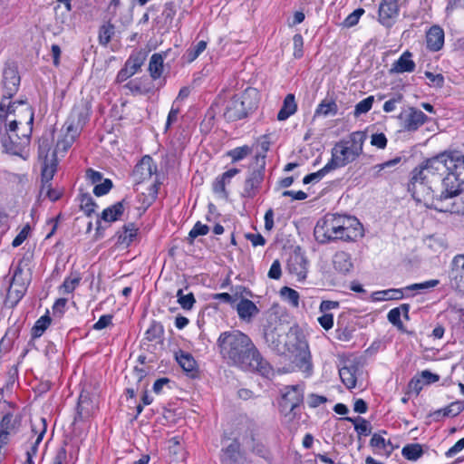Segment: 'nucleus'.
<instances>
[{"instance_id": "33", "label": "nucleus", "mask_w": 464, "mask_h": 464, "mask_svg": "<svg viewBox=\"0 0 464 464\" xmlns=\"http://www.w3.org/2000/svg\"><path fill=\"white\" fill-rule=\"evenodd\" d=\"M146 339L150 342L162 343L164 327L160 322L153 321L145 333Z\"/></svg>"}, {"instance_id": "10", "label": "nucleus", "mask_w": 464, "mask_h": 464, "mask_svg": "<svg viewBox=\"0 0 464 464\" xmlns=\"http://www.w3.org/2000/svg\"><path fill=\"white\" fill-rule=\"evenodd\" d=\"M23 273L24 270L21 266L20 262L14 271V275L11 278L10 285L6 294L5 302L11 307H14L19 303V301L23 298L27 290V284L25 283V281L18 282V277H21Z\"/></svg>"}, {"instance_id": "63", "label": "nucleus", "mask_w": 464, "mask_h": 464, "mask_svg": "<svg viewBox=\"0 0 464 464\" xmlns=\"http://www.w3.org/2000/svg\"><path fill=\"white\" fill-rule=\"evenodd\" d=\"M317 320L319 324L326 331L330 330L334 326L333 314L324 313V314L318 317Z\"/></svg>"}, {"instance_id": "4", "label": "nucleus", "mask_w": 464, "mask_h": 464, "mask_svg": "<svg viewBox=\"0 0 464 464\" xmlns=\"http://www.w3.org/2000/svg\"><path fill=\"white\" fill-rule=\"evenodd\" d=\"M446 160L447 151L428 159L412 170L411 182L413 194L421 191L430 195L434 193L435 188H439V183L449 171Z\"/></svg>"}, {"instance_id": "62", "label": "nucleus", "mask_w": 464, "mask_h": 464, "mask_svg": "<svg viewBox=\"0 0 464 464\" xmlns=\"http://www.w3.org/2000/svg\"><path fill=\"white\" fill-rule=\"evenodd\" d=\"M160 183L158 181H155L150 188L148 195L146 196V199L143 201L144 203H147L148 205H151L157 198L158 193H159V188Z\"/></svg>"}, {"instance_id": "48", "label": "nucleus", "mask_w": 464, "mask_h": 464, "mask_svg": "<svg viewBox=\"0 0 464 464\" xmlns=\"http://www.w3.org/2000/svg\"><path fill=\"white\" fill-rule=\"evenodd\" d=\"M209 227L207 225L202 224L201 222L198 221L192 229L188 233V240L189 243H193L194 239L197 238L199 236H205L208 233Z\"/></svg>"}, {"instance_id": "29", "label": "nucleus", "mask_w": 464, "mask_h": 464, "mask_svg": "<svg viewBox=\"0 0 464 464\" xmlns=\"http://www.w3.org/2000/svg\"><path fill=\"white\" fill-rule=\"evenodd\" d=\"M137 235V228L133 223L124 225L121 230L117 232V243L129 246Z\"/></svg>"}, {"instance_id": "30", "label": "nucleus", "mask_w": 464, "mask_h": 464, "mask_svg": "<svg viewBox=\"0 0 464 464\" xmlns=\"http://www.w3.org/2000/svg\"><path fill=\"white\" fill-rule=\"evenodd\" d=\"M145 61V55L141 52L131 53L124 64V68L131 74L134 75L142 66Z\"/></svg>"}, {"instance_id": "32", "label": "nucleus", "mask_w": 464, "mask_h": 464, "mask_svg": "<svg viewBox=\"0 0 464 464\" xmlns=\"http://www.w3.org/2000/svg\"><path fill=\"white\" fill-rule=\"evenodd\" d=\"M176 360L185 372H192L196 370L197 362L190 353L179 351L176 353Z\"/></svg>"}, {"instance_id": "45", "label": "nucleus", "mask_w": 464, "mask_h": 464, "mask_svg": "<svg viewBox=\"0 0 464 464\" xmlns=\"http://www.w3.org/2000/svg\"><path fill=\"white\" fill-rule=\"evenodd\" d=\"M401 160V157H395L392 160H387L383 163L377 164L372 168V177L374 179H377L382 176V171L384 170L387 168H392L399 164Z\"/></svg>"}, {"instance_id": "51", "label": "nucleus", "mask_w": 464, "mask_h": 464, "mask_svg": "<svg viewBox=\"0 0 464 464\" xmlns=\"http://www.w3.org/2000/svg\"><path fill=\"white\" fill-rule=\"evenodd\" d=\"M332 169H331V167L326 164L323 169H321L320 170L316 171V172H314V173H311V174H308L306 175L304 179H303V183L304 184H309L311 182H317L319 181L320 179H322L328 172H330Z\"/></svg>"}, {"instance_id": "5", "label": "nucleus", "mask_w": 464, "mask_h": 464, "mask_svg": "<svg viewBox=\"0 0 464 464\" xmlns=\"http://www.w3.org/2000/svg\"><path fill=\"white\" fill-rule=\"evenodd\" d=\"M349 140H341L332 149V159L327 163L331 169L342 168L353 162L362 153L367 138L364 131H354Z\"/></svg>"}, {"instance_id": "39", "label": "nucleus", "mask_w": 464, "mask_h": 464, "mask_svg": "<svg viewBox=\"0 0 464 464\" xmlns=\"http://www.w3.org/2000/svg\"><path fill=\"white\" fill-rule=\"evenodd\" d=\"M51 324V318L49 315L41 316L34 324L32 328V338L36 339L45 332L47 327Z\"/></svg>"}, {"instance_id": "60", "label": "nucleus", "mask_w": 464, "mask_h": 464, "mask_svg": "<svg viewBox=\"0 0 464 464\" xmlns=\"http://www.w3.org/2000/svg\"><path fill=\"white\" fill-rule=\"evenodd\" d=\"M401 313L400 310L395 307L389 311L387 318L391 324H392L394 326H397L398 328H401L403 326V324L401 320Z\"/></svg>"}, {"instance_id": "44", "label": "nucleus", "mask_w": 464, "mask_h": 464, "mask_svg": "<svg viewBox=\"0 0 464 464\" xmlns=\"http://www.w3.org/2000/svg\"><path fill=\"white\" fill-rule=\"evenodd\" d=\"M40 431L38 434V437L36 438L35 441L32 444L30 449L26 451V454H30V456H35L38 450V446L41 443V441L44 439V436L47 430V423L46 420L44 418L40 419Z\"/></svg>"}, {"instance_id": "58", "label": "nucleus", "mask_w": 464, "mask_h": 464, "mask_svg": "<svg viewBox=\"0 0 464 464\" xmlns=\"http://www.w3.org/2000/svg\"><path fill=\"white\" fill-rule=\"evenodd\" d=\"M387 141V138L383 133H374L371 137V144L378 149H385Z\"/></svg>"}, {"instance_id": "27", "label": "nucleus", "mask_w": 464, "mask_h": 464, "mask_svg": "<svg viewBox=\"0 0 464 464\" xmlns=\"http://www.w3.org/2000/svg\"><path fill=\"white\" fill-rule=\"evenodd\" d=\"M19 420L12 412L8 411L3 414L0 420V437L2 435L9 436L17 428Z\"/></svg>"}, {"instance_id": "25", "label": "nucleus", "mask_w": 464, "mask_h": 464, "mask_svg": "<svg viewBox=\"0 0 464 464\" xmlns=\"http://www.w3.org/2000/svg\"><path fill=\"white\" fill-rule=\"evenodd\" d=\"M56 171V160H55V154L53 153V159L51 160V163L49 162H43L42 167V187H41V193H44L45 189V186H48L51 184V180L53 178V175Z\"/></svg>"}, {"instance_id": "15", "label": "nucleus", "mask_w": 464, "mask_h": 464, "mask_svg": "<svg viewBox=\"0 0 464 464\" xmlns=\"http://www.w3.org/2000/svg\"><path fill=\"white\" fill-rule=\"evenodd\" d=\"M399 14L398 0H382L379 6V22L387 27Z\"/></svg>"}, {"instance_id": "22", "label": "nucleus", "mask_w": 464, "mask_h": 464, "mask_svg": "<svg viewBox=\"0 0 464 464\" xmlns=\"http://www.w3.org/2000/svg\"><path fill=\"white\" fill-rule=\"evenodd\" d=\"M124 203L125 199H122L103 209L101 219L109 223L119 220L125 210Z\"/></svg>"}, {"instance_id": "38", "label": "nucleus", "mask_w": 464, "mask_h": 464, "mask_svg": "<svg viewBox=\"0 0 464 464\" xmlns=\"http://www.w3.org/2000/svg\"><path fill=\"white\" fill-rule=\"evenodd\" d=\"M439 284H440L439 280L431 279V280L425 281L423 283H418V284H412V285H407L406 287H404V290L406 292V296L409 297V296L414 295V294H411V292H413V291H421V290H426L429 288H433V287L437 286Z\"/></svg>"}, {"instance_id": "61", "label": "nucleus", "mask_w": 464, "mask_h": 464, "mask_svg": "<svg viewBox=\"0 0 464 464\" xmlns=\"http://www.w3.org/2000/svg\"><path fill=\"white\" fill-rule=\"evenodd\" d=\"M450 270L460 273L464 272V254L456 255L452 258Z\"/></svg>"}, {"instance_id": "53", "label": "nucleus", "mask_w": 464, "mask_h": 464, "mask_svg": "<svg viewBox=\"0 0 464 464\" xmlns=\"http://www.w3.org/2000/svg\"><path fill=\"white\" fill-rule=\"evenodd\" d=\"M112 187V181L110 179H105L102 183L96 184L93 188V194L97 197L104 196L110 192Z\"/></svg>"}, {"instance_id": "16", "label": "nucleus", "mask_w": 464, "mask_h": 464, "mask_svg": "<svg viewBox=\"0 0 464 464\" xmlns=\"http://www.w3.org/2000/svg\"><path fill=\"white\" fill-rule=\"evenodd\" d=\"M427 48L432 52L440 51L444 45V31L439 25H433L426 34Z\"/></svg>"}, {"instance_id": "47", "label": "nucleus", "mask_w": 464, "mask_h": 464, "mask_svg": "<svg viewBox=\"0 0 464 464\" xmlns=\"http://www.w3.org/2000/svg\"><path fill=\"white\" fill-rule=\"evenodd\" d=\"M374 97L373 96H368L367 98L363 99L360 102H358L355 105L354 109V116L359 117L360 115L368 112L373 104Z\"/></svg>"}, {"instance_id": "9", "label": "nucleus", "mask_w": 464, "mask_h": 464, "mask_svg": "<svg viewBox=\"0 0 464 464\" xmlns=\"http://www.w3.org/2000/svg\"><path fill=\"white\" fill-rule=\"evenodd\" d=\"M285 390L280 402L281 411L286 416L292 414L295 417L296 409L304 401V384L286 386Z\"/></svg>"}, {"instance_id": "19", "label": "nucleus", "mask_w": 464, "mask_h": 464, "mask_svg": "<svg viewBox=\"0 0 464 464\" xmlns=\"http://www.w3.org/2000/svg\"><path fill=\"white\" fill-rule=\"evenodd\" d=\"M446 163L449 171H452L459 177L464 173V154L459 150L447 151Z\"/></svg>"}, {"instance_id": "59", "label": "nucleus", "mask_w": 464, "mask_h": 464, "mask_svg": "<svg viewBox=\"0 0 464 464\" xmlns=\"http://www.w3.org/2000/svg\"><path fill=\"white\" fill-rule=\"evenodd\" d=\"M178 303L184 310H191L196 303V299L192 293H188L184 297H179Z\"/></svg>"}, {"instance_id": "57", "label": "nucleus", "mask_w": 464, "mask_h": 464, "mask_svg": "<svg viewBox=\"0 0 464 464\" xmlns=\"http://www.w3.org/2000/svg\"><path fill=\"white\" fill-rule=\"evenodd\" d=\"M293 44H294V56L295 58H301L304 54L303 46H304V40L303 36L300 34H296L293 37Z\"/></svg>"}, {"instance_id": "46", "label": "nucleus", "mask_w": 464, "mask_h": 464, "mask_svg": "<svg viewBox=\"0 0 464 464\" xmlns=\"http://www.w3.org/2000/svg\"><path fill=\"white\" fill-rule=\"evenodd\" d=\"M207 48L206 41H199L196 45L187 50V59L188 62L195 61Z\"/></svg>"}, {"instance_id": "12", "label": "nucleus", "mask_w": 464, "mask_h": 464, "mask_svg": "<svg viewBox=\"0 0 464 464\" xmlns=\"http://www.w3.org/2000/svg\"><path fill=\"white\" fill-rule=\"evenodd\" d=\"M398 118L401 121L403 130L407 131L417 130L428 121L427 115L415 107H409L407 110H404Z\"/></svg>"}, {"instance_id": "1", "label": "nucleus", "mask_w": 464, "mask_h": 464, "mask_svg": "<svg viewBox=\"0 0 464 464\" xmlns=\"http://www.w3.org/2000/svg\"><path fill=\"white\" fill-rule=\"evenodd\" d=\"M217 346L220 357L227 365L244 372H256L268 379L275 375L271 364L246 334L239 330L225 331L219 334Z\"/></svg>"}, {"instance_id": "35", "label": "nucleus", "mask_w": 464, "mask_h": 464, "mask_svg": "<svg viewBox=\"0 0 464 464\" xmlns=\"http://www.w3.org/2000/svg\"><path fill=\"white\" fill-rule=\"evenodd\" d=\"M370 445L374 449L382 450L388 455H390L393 450L392 442L390 440L386 441L385 439L378 433L372 435Z\"/></svg>"}, {"instance_id": "41", "label": "nucleus", "mask_w": 464, "mask_h": 464, "mask_svg": "<svg viewBox=\"0 0 464 464\" xmlns=\"http://www.w3.org/2000/svg\"><path fill=\"white\" fill-rule=\"evenodd\" d=\"M449 279L450 286L464 294V272L449 271Z\"/></svg>"}, {"instance_id": "43", "label": "nucleus", "mask_w": 464, "mask_h": 464, "mask_svg": "<svg viewBox=\"0 0 464 464\" xmlns=\"http://www.w3.org/2000/svg\"><path fill=\"white\" fill-rule=\"evenodd\" d=\"M251 152L252 149L247 145H244L227 151V155L231 158L232 162H237L245 159L246 156L251 154Z\"/></svg>"}, {"instance_id": "21", "label": "nucleus", "mask_w": 464, "mask_h": 464, "mask_svg": "<svg viewBox=\"0 0 464 464\" xmlns=\"http://www.w3.org/2000/svg\"><path fill=\"white\" fill-rule=\"evenodd\" d=\"M415 67L416 64L411 60V53L409 51H406L392 64L390 72L396 73L411 72L415 70Z\"/></svg>"}, {"instance_id": "17", "label": "nucleus", "mask_w": 464, "mask_h": 464, "mask_svg": "<svg viewBox=\"0 0 464 464\" xmlns=\"http://www.w3.org/2000/svg\"><path fill=\"white\" fill-rule=\"evenodd\" d=\"M333 266L335 271L342 275H347L353 269L351 255L339 251L333 257Z\"/></svg>"}, {"instance_id": "28", "label": "nucleus", "mask_w": 464, "mask_h": 464, "mask_svg": "<svg viewBox=\"0 0 464 464\" xmlns=\"http://www.w3.org/2000/svg\"><path fill=\"white\" fill-rule=\"evenodd\" d=\"M240 444L237 440H234L225 450L221 456L222 464H237L239 455Z\"/></svg>"}, {"instance_id": "23", "label": "nucleus", "mask_w": 464, "mask_h": 464, "mask_svg": "<svg viewBox=\"0 0 464 464\" xmlns=\"http://www.w3.org/2000/svg\"><path fill=\"white\" fill-rule=\"evenodd\" d=\"M358 371V367L355 364H350L342 367L339 370V375L345 385V387L349 390L354 388L356 386V372Z\"/></svg>"}, {"instance_id": "20", "label": "nucleus", "mask_w": 464, "mask_h": 464, "mask_svg": "<svg viewBox=\"0 0 464 464\" xmlns=\"http://www.w3.org/2000/svg\"><path fill=\"white\" fill-rule=\"evenodd\" d=\"M237 312L241 320L249 322L252 317L259 313V309L251 300L242 298L237 304Z\"/></svg>"}, {"instance_id": "2", "label": "nucleus", "mask_w": 464, "mask_h": 464, "mask_svg": "<svg viewBox=\"0 0 464 464\" xmlns=\"http://www.w3.org/2000/svg\"><path fill=\"white\" fill-rule=\"evenodd\" d=\"M34 119V109L26 100L0 102V141L5 152H24L30 143Z\"/></svg>"}, {"instance_id": "56", "label": "nucleus", "mask_w": 464, "mask_h": 464, "mask_svg": "<svg viewBox=\"0 0 464 464\" xmlns=\"http://www.w3.org/2000/svg\"><path fill=\"white\" fill-rule=\"evenodd\" d=\"M31 231V227L28 224H26L21 231L17 234V236L14 237V239L12 242V246L14 247H17L21 246L25 239L28 237Z\"/></svg>"}, {"instance_id": "50", "label": "nucleus", "mask_w": 464, "mask_h": 464, "mask_svg": "<svg viewBox=\"0 0 464 464\" xmlns=\"http://www.w3.org/2000/svg\"><path fill=\"white\" fill-rule=\"evenodd\" d=\"M464 410V403L457 401L443 408V417H456Z\"/></svg>"}, {"instance_id": "36", "label": "nucleus", "mask_w": 464, "mask_h": 464, "mask_svg": "<svg viewBox=\"0 0 464 464\" xmlns=\"http://www.w3.org/2000/svg\"><path fill=\"white\" fill-rule=\"evenodd\" d=\"M91 404V400L88 395L81 394L79 397L76 414L77 417L75 419L84 420L90 416L89 405Z\"/></svg>"}, {"instance_id": "31", "label": "nucleus", "mask_w": 464, "mask_h": 464, "mask_svg": "<svg viewBox=\"0 0 464 464\" xmlns=\"http://www.w3.org/2000/svg\"><path fill=\"white\" fill-rule=\"evenodd\" d=\"M338 112V106L334 100H323L317 106L314 111V117L316 116H324L327 117L329 115L334 116Z\"/></svg>"}, {"instance_id": "13", "label": "nucleus", "mask_w": 464, "mask_h": 464, "mask_svg": "<svg viewBox=\"0 0 464 464\" xmlns=\"http://www.w3.org/2000/svg\"><path fill=\"white\" fill-rule=\"evenodd\" d=\"M156 171L157 166L154 163L153 159L150 156L146 155L143 156L135 165L131 177L136 184H140L150 179Z\"/></svg>"}, {"instance_id": "49", "label": "nucleus", "mask_w": 464, "mask_h": 464, "mask_svg": "<svg viewBox=\"0 0 464 464\" xmlns=\"http://www.w3.org/2000/svg\"><path fill=\"white\" fill-rule=\"evenodd\" d=\"M295 365L298 367L300 371L306 373V376H309L312 373L313 366L309 354L304 353L296 358Z\"/></svg>"}, {"instance_id": "26", "label": "nucleus", "mask_w": 464, "mask_h": 464, "mask_svg": "<svg viewBox=\"0 0 464 464\" xmlns=\"http://www.w3.org/2000/svg\"><path fill=\"white\" fill-rule=\"evenodd\" d=\"M164 57L162 53H153L149 63L150 75L153 80L160 79L163 73Z\"/></svg>"}, {"instance_id": "40", "label": "nucleus", "mask_w": 464, "mask_h": 464, "mask_svg": "<svg viewBox=\"0 0 464 464\" xmlns=\"http://www.w3.org/2000/svg\"><path fill=\"white\" fill-rule=\"evenodd\" d=\"M114 31L115 27L112 24L107 23L102 24L99 30V43L103 46H107L114 34Z\"/></svg>"}, {"instance_id": "6", "label": "nucleus", "mask_w": 464, "mask_h": 464, "mask_svg": "<svg viewBox=\"0 0 464 464\" xmlns=\"http://www.w3.org/2000/svg\"><path fill=\"white\" fill-rule=\"evenodd\" d=\"M258 104V92L254 88H247L240 94L234 95L228 102L224 117L228 121H237L247 117Z\"/></svg>"}, {"instance_id": "34", "label": "nucleus", "mask_w": 464, "mask_h": 464, "mask_svg": "<svg viewBox=\"0 0 464 464\" xmlns=\"http://www.w3.org/2000/svg\"><path fill=\"white\" fill-rule=\"evenodd\" d=\"M401 454L406 459L415 461L423 455L422 447L418 443L407 444L402 448Z\"/></svg>"}, {"instance_id": "8", "label": "nucleus", "mask_w": 464, "mask_h": 464, "mask_svg": "<svg viewBox=\"0 0 464 464\" xmlns=\"http://www.w3.org/2000/svg\"><path fill=\"white\" fill-rule=\"evenodd\" d=\"M21 83V77L14 63H5L3 70L1 88L3 95L1 102L12 99L18 92Z\"/></svg>"}, {"instance_id": "37", "label": "nucleus", "mask_w": 464, "mask_h": 464, "mask_svg": "<svg viewBox=\"0 0 464 464\" xmlns=\"http://www.w3.org/2000/svg\"><path fill=\"white\" fill-rule=\"evenodd\" d=\"M97 204L88 193L81 194L80 196V208L85 213L86 216L91 217L95 212Z\"/></svg>"}, {"instance_id": "24", "label": "nucleus", "mask_w": 464, "mask_h": 464, "mask_svg": "<svg viewBox=\"0 0 464 464\" xmlns=\"http://www.w3.org/2000/svg\"><path fill=\"white\" fill-rule=\"evenodd\" d=\"M297 110V104L295 102V98L293 93L287 94L283 102V105L280 111L277 113L278 121H285L291 115L295 114Z\"/></svg>"}, {"instance_id": "7", "label": "nucleus", "mask_w": 464, "mask_h": 464, "mask_svg": "<svg viewBox=\"0 0 464 464\" xmlns=\"http://www.w3.org/2000/svg\"><path fill=\"white\" fill-rule=\"evenodd\" d=\"M463 183L459 177L452 171H448L435 188L432 198L439 201L457 197L463 191Z\"/></svg>"}, {"instance_id": "14", "label": "nucleus", "mask_w": 464, "mask_h": 464, "mask_svg": "<svg viewBox=\"0 0 464 464\" xmlns=\"http://www.w3.org/2000/svg\"><path fill=\"white\" fill-rule=\"evenodd\" d=\"M307 264L306 257L300 247H297L287 260V268L291 274L297 276L298 280H304L307 274Z\"/></svg>"}, {"instance_id": "64", "label": "nucleus", "mask_w": 464, "mask_h": 464, "mask_svg": "<svg viewBox=\"0 0 464 464\" xmlns=\"http://www.w3.org/2000/svg\"><path fill=\"white\" fill-rule=\"evenodd\" d=\"M113 316L111 314H103L99 320L93 324L94 330H102L112 324Z\"/></svg>"}, {"instance_id": "11", "label": "nucleus", "mask_w": 464, "mask_h": 464, "mask_svg": "<svg viewBox=\"0 0 464 464\" xmlns=\"http://www.w3.org/2000/svg\"><path fill=\"white\" fill-rule=\"evenodd\" d=\"M265 176V160L262 159V163L257 169L250 171L249 175L244 182L243 191L241 196L243 198H253L256 197L260 189L261 184Z\"/></svg>"}, {"instance_id": "18", "label": "nucleus", "mask_w": 464, "mask_h": 464, "mask_svg": "<svg viewBox=\"0 0 464 464\" xmlns=\"http://www.w3.org/2000/svg\"><path fill=\"white\" fill-rule=\"evenodd\" d=\"M237 168L230 169L218 176L213 183V191L217 194H221L224 198H227L228 193L226 189V185L230 183L233 177L239 173Z\"/></svg>"}, {"instance_id": "42", "label": "nucleus", "mask_w": 464, "mask_h": 464, "mask_svg": "<svg viewBox=\"0 0 464 464\" xmlns=\"http://www.w3.org/2000/svg\"><path fill=\"white\" fill-rule=\"evenodd\" d=\"M281 296L288 302L292 306L298 307L299 306V293L288 286H284L280 290Z\"/></svg>"}, {"instance_id": "3", "label": "nucleus", "mask_w": 464, "mask_h": 464, "mask_svg": "<svg viewBox=\"0 0 464 464\" xmlns=\"http://www.w3.org/2000/svg\"><path fill=\"white\" fill-rule=\"evenodd\" d=\"M314 236L320 244L336 240L350 242L362 236V227L355 217L327 214L317 221Z\"/></svg>"}, {"instance_id": "55", "label": "nucleus", "mask_w": 464, "mask_h": 464, "mask_svg": "<svg viewBox=\"0 0 464 464\" xmlns=\"http://www.w3.org/2000/svg\"><path fill=\"white\" fill-rule=\"evenodd\" d=\"M355 430L359 437L368 436L372 432L371 423L363 418H359V422L355 423Z\"/></svg>"}, {"instance_id": "54", "label": "nucleus", "mask_w": 464, "mask_h": 464, "mask_svg": "<svg viewBox=\"0 0 464 464\" xmlns=\"http://www.w3.org/2000/svg\"><path fill=\"white\" fill-rule=\"evenodd\" d=\"M364 13L362 8L355 9L343 22L344 27H352L358 24L361 15Z\"/></svg>"}, {"instance_id": "52", "label": "nucleus", "mask_w": 464, "mask_h": 464, "mask_svg": "<svg viewBox=\"0 0 464 464\" xmlns=\"http://www.w3.org/2000/svg\"><path fill=\"white\" fill-rule=\"evenodd\" d=\"M81 282V277L76 276L74 277H66L61 285V289L64 294H71L74 291V289L79 285Z\"/></svg>"}]
</instances>
